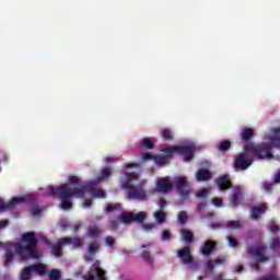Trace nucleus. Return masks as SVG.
I'll return each mask as SVG.
<instances>
[{"mask_svg": "<svg viewBox=\"0 0 280 280\" xmlns=\"http://www.w3.org/2000/svg\"><path fill=\"white\" fill-rule=\"evenodd\" d=\"M86 191L95 198H106V192L97 187V182H89L88 184L83 185L82 189L75 187L72 188L69 184H63L58 187H50L47 189L46 195L52 197L58 196L61 200V209L67 211L73 208V203L69 199L73 198V196L77 198H84Z\"/></svg>", "mask_w": 280, "mask_h": 280, "instance_id": "1", "label": "nucleus"}, {"mask_svg": "<svg viewBox=\"0 0 280 280\" xmlns=\"http://www.w3.org/2000/svg\"><path fill=\"white\" fill-rule=\"evenodd\" d=\"M248 152H252L254 159H258V161H264L265 159L270 161L275 159L270 144H255V142H249L243 147V153L234 158V170L244 172L253 165V158L248 155Z\"/></svg>", "mask_w": 280, "mask_h": 280, "instance_id": "2", "label": "nucleus"}, {"mask_svg": "<svg viewBox=\"0 0 280 280\" xmlns=\"http://www.w3.org/2000/svg\"><path fill=\"white\" fill-rule=\"evenodd\" d=\"M22 242L15 243L14 248L16 255L22 259V261H27V259H40V254L38 253V238H36V233L26 232L22 235Z\"/></svg>", "mask_w": 280, "mask_h": 280, "instance_id": "3", "label": "nucleus"}, {"mask_svg": "<svg viewBox=\"0 0 280 280\" xmlns=\"http://www.w3.org/2000/svg\"><path fill=\"white\" fill-rule=\"evenodd\" d=\"M127 180L121 185L122 189L128 191V200H139V202H145L148 200V192L143 189L145 182L140 180L137 186L132 185L135 180H139V174L137 172L125 173Z\"/></svg>", "mask_w": 280, "mask_h": 280, "instance_id": "4", "label": "nucleus"}, {"mask_svg": "<svg viewBox=\"0 0 280 280\" xmlns=\"http://www.w3.org/2000/svg\"><path fill=\"white\" fill-rule=\"evenodd\" d=\"M177 194L183 198L184 200H187L189 196H191V184L189 180H187V177L185 176H177L175 178V184H174Z\"/></svg>", "mask_w": 280, "mask_h": 280, "instance_id": "5", "label": "nucleus"}, {"mask_svg": "<svg viewBox=\"0 0 280 280\" xmlns=\"http://www.w3.org/2000/svg\"><path fill=\"white\" fill-rule=\"evenodd\" d=\"M266 250H268L267 246L255 247L253 245H247L248 255H252V257H258L257 261L254 264L255 270H259V264L268 261L269 258L266 256Z\"/></svg>", "mask_w": 280, "mask_h": 280, "instance_id": "6", "label": "nucleus"}, {"mask_svg": "<svg viewBox=\"0 0 280 280\" xmlns=\"http://www.w3.org/2000/svg\"><path fill=\"white\" fill-rule=\"evenodd\" d=\"M83 280H108L106 270L102 269L100 260L94 261L88 273L83 276Z\"/></svg>", "mask_w": 280, "mask_h": 280, "instance_id": "7", "label": "nucleus"}, {"mask_svg": "<svg viewBox=\"0 0 280 280\" xmlns=\"http://www.w3.org/2000/svg\"><path fill=\"white\" fill-rule=\"evenodd\" d=\"M118 218L124 224H132V222L143 224L148 218V214L144 211H140L138 213L122 212Z\"/></svg>", "mask_w": 280, "mask_h": 280, "instance_id": "8", "label": "nucleus"}, {"mask_svg": "<svg viewBox=\"0 0 280 280\" xmlns=\"http://www.w3.org/2000/svg\"><path fill=\"white\" fill-rule=\"evenodd\" d=\"M196 148L194 145H174L170 147L168 152H177V154H184V161L188 163L194 159V152Z\"/></svg>", "mask_w": 280, "mask_h": 280, "instance_id": "9", "label": "nucleus"}, {"mask_svg": "<svg viewBox=\"0 0 280 280\" xmlns=\"http://www.w3.org/2000/svg\"><path fill=\"white\" fill-rule=\"evenodd\" d=\"M172 189H174V185H172V179L170 176L160 177L156 180V190L160 194H170Z\"/></svg>", "mask_w": 280, "mask_h": 280, "instance_id": "10", "label": "nucleus"}, {"mask_svg": "<svg viewBox=\"0 0 280 280\" xmlns=\"http://www.w3.org/2000/svg\"><path fill=\"white\" fill-rule=\"evenodd\" d=\"M219 191H228V189L233 188V182H231V176L221 175L214 180Z\"/></svg>", "mask_w": 280, "mask_h": 280, "instance_id": "11", "label": "nucleus"}, {"mask_svg": "<svg viewBox=\"0 0 280 280\" xmlns=\"http://www.w3.org/2000/svg\"><path fill=\"white\" fill-rule=\"evenodd\" d=\"M177 257L180 259L184 266H189V264H194L195 258L189 247H184L182 249H178Z\"/></svg>", "mask_w": 280, "mask_h": 280, "instance_id": "12", "label": "nucleus"}, {"mask_svg": "<svg viewBox=\"0 0 280 280\" xmlns=\"http://www.w3.org/2000/svg\"><path fill=\"white\" fill-rule=\"evenodd\" d=\"M25 202L24 197H13L5 203L3 199H0V211H8V209H14L16 205H23Z\"/></svg>", "mask_w": 280, "mask_h": 280, "instance_id": "13", "label": "nucleus"}, {"mask_svg": "<svg viewBox=\"0 0 280 280\" xmlns=\"http://www.w3.org/2000/svg\"><path fill=\"white\" fill-rule=\"evenodd\" d=\"M163 152H165L166 155L154 156V161L156 165H160L161 167H163V165H168L170 159H172V156H174V153H175V152H170V148L164 149Z\"/></svg>", "mask_w": 280, "mask_h": 280, "instance_id": "14", "label": "nucleus"}, {"mask_svg": "<svg viewBox=\"0 0 280 280\" xmlns=\"http://www.w3.org/2000/svg\"><path fill=\"white\" fill-rule=\"evenodd\" d=\"M59 244H63L66 246L71 244L72 248H82V246H84V241L80 237H62L60 238Z\"/></svg>", "mask_w": 280, "mask_h": 280, "instance_id": "15", "label": "nucleus"}, {"mask_svg": "<svg viewBox=\"0 0 280 280\" xmlns=\"http://www.w3.org/2000/svg\"><path fill=\"white\" fill-rule=\"evenodd\" d=\"M44 244H46V246H51V253L55 257H62V246H65V243H60V238L55 245L51 244L49 240L45 238Z\"/></svg>", "mask_w": 280, "mask_h": 280, "instance_id": "16", "label": "nucleus"}, {"mask_svg": "<svg viewBox=\"0 0 280 280\" xmlns=\"http://www.w3.org/2000/svg\"><path fill=\"white\" fill-rule=\"evenodd\" d=\"M215 246L218 244L213 241H206L203 245L201 246V254L205 257H210V255H213V250H215Z\"/></svg>", "mask_w": 280, "mask_h": 280, "instance_id": "17", "label": "nucleus"}, {"mask_svg": "<svg viewBox=\"0 0 280 280\" xmlns=\"http://www.w3.org/2000/svg\"><path fill=\"white\" fill-rule=\"evenodd\" d=\"M242 200H244V192L242 189L235 188L231 196V203L233 207H237L238 205H242Z\"/></svg>", "mask_w": 280, "mask_h": 280, "instance_id": "18", "label": "nucleus"}, {"mask_svg": "<svg viewBox=\"0 0 280 280\" xmlns=\"http://www.w3.org/2000/svg\"><path fill=\"white\" fill-rule=\"evenodd\" d=\"M112 174H113V167L105 166L101 170L97 180H90V183H97V185H100L102 180H106V178H110Z\"/></svg>", "mask_w": 280, "mask_h": 280, "instance_id": "19", "label": "nucleus"}, {"mask_svg": "<svg viewBox=\"0 0 280 280\" xmlns=\"http://www.w3.org/2000/svg\"><path fill=\"white\" fill-rule=\"evenodd\" d=\"M266 211H268L267 203H261L258 207H253L250 209L253 220H258L259 215H262V213H266Z\"/></svg>", "mask_w": 280, "mask_h": 280, "instance_id": "20", "label": "nucleus"}, {"mask_svg": "<svg viewBox=\"0 0 280 280\" xmlns=\"http://www.w3.org/2000/svg\"><path fill=\"white\" fill-rule=\"evenodd\" d=\"M211 173L207 168H199L196 173V178L199 183H205L207 180H211Z\"/></svg>", "mask_w": 280, "mask_h": 280, "instance_id": "21", "label": "nucleus"}, {"mask_svg": "<svg viewBox=\"0 0 280 280\" xmlns=\"http://www.w3.org/2000/svg\"><path fill=\"white\" fill-rule=\"evenodd\" d=\"M255 137V129L247 127L243 130V132L241 133V139L242 141H250L253 138Z\"/></svg>", "mask_w": 280, "mask_h": 280, "instance_id": "22", "label": "nucleus"}, {"mask_svg": "<svg viewBox=\"0 0 280 280\" xmlns=\"http://www.w3.org/2000/svg\"><path fill=\"white\" fill-rule=\"evenodd\" d=\"M31 270L40 277H43V275H47V267L43 264L31 265Z\"/></svg>", "mask_w": 280, "mask_h": 280, "instance_id": "23", "label": "nucleus"}, {"mask_svg": "<svg viewBox=\"0 0 280 280\" xmlns=\"http://www.w3.org/2000/svg\"><path fill=\"white\" fill-rule=\"evenodd\" d=\"M32 272L31 265L24 267L20 273V280H32Z\"/></svg>", "mask_w": 280, "mask_h": 280, "instance_id": "24", "label": "nucleus"}, {"mask_svg": "<svg viewBox=\"0 0 280 280\" xmlns=\"http://www.w3.org/2000/svg\"><path fill=\"white\" fill-rule=\"evenodd\" d=\"M270 145L271 148V151H272V148H278V150H280V136H271L269 138V143H261L260 145Z\"/></svg>", "mask_w": 280, "mask_h": 280, "instance_id": "25", "label": "nucleus"}, {"mask_svg": "<svg viewBox=\"0 0 280 280\" xmlns=\"http://www.w3.org/2000/svg\"><path fill=\"white\" fill-rule=\"evenodd\" d=\"M182 237L186 244H191L194 243V232L189 230H183L182 231Z\"/></svg>", "mask_w": 280, "mask_h": 280, "instance_id": "26", "label": "nucleus"}, {"mask_svg": "<svg viewBox=\"0 0 280 280\" xmlns=\"http://www.w3.org/2000/svg\"><path fill=\"white\" fill-rule=\"evenodd\" d=\"M69 183H70V185H78V187H80L78 189H84L83 185H86L91 182L80 183V178L75 175H72L69 177Z\"/></svg>", "mask_w": 280, "mask_h": 280, "instance_id": "27", "label": "nucleus"}, {"mask_svg": "<svg viewBox=\"0 0 280 280\" xmlns=\"http://www.w3.org/2000/svg\"><path fill=\"white\" fill-rule=\"evenodd\" d=\"M100 250V243L98 242H91L88 244V252L90 255H97Z\"/></svg>", "mask_w": 280, "mask_h": 280, "instance_id": "28", "label": "nucleus"}, {"mask_svg": "<svg viewBox=\"0 0 280 280\" xmlns=\"http://www.w3.org/2000/svg\"><path fill=\"white\" fill-rule=\"evenodd\" d=\"M219 152H229L231 150V142L230 140H222L218 145Z\"/></svg>", "mask_w": 280, "mask_h": 280, "instance_id": "29", "label": "nucleus"}, {"mask_svg": "<svg viewBox=\"0 0 280 280\" xmlns=\"http://www.w3.org/2000/svg\"><path fill=\"white\" fill-rule=\"evenodd\" d=\"M154 218H155L158 224H163V223H165V220H167V214H165L164 211H156L154 213Z\"/></svg>", "mask_w": 280, "mask_h": 280, "instance_id": "30", "label": "nucleus"}, {"mask_svg": "<svg viewBox=\"0 0 280 280\" xmlns=\"http://www.w3.org/2000/svg\"><path fill=\"white\" fill-rule=\"evenodd\" d=\"M140 257H142L143 261H145V264H149V266H152L154 264V258H152L148 250L142 252Z\"/></svg>", "mask_w": 280, "mask_h": 280, "instance_id": "31", "label": "nucleus"}, {"mask_svg": "<svg viewBox=\"0 0 280 280\" xmlns=\"http://www.w3.org/2000/svg\"><path fill=\"white\" fill-rule=\"evenodd\" d=\"M101 233H102V231L98 230L97 226H91V228L88 229L89 237H94V238L100 237Z\"/></svg>", "mask_w": 280, "mask_h": 280, "instance_id": "32", "label": "nucleus"}, {"mask_svg": "<svg viewBox=\"0 0 280 280\" xmlns=\"http://www.w3.org/2000/svg\"><path fill=\"white\" fill-rule=\"evenodd\" d=\"M12 261H14V253L7 249V253H5V256H4V266H5V268H8V266H10V264H12Z\"/></svg>", "mask_w": 280, "mask_h": 280, "instance_id": "33", "label": "nucleus"}, {"mask_svg": "<svg viewBox=\"0 0 280 280\" xmlns=\"http://www.w3.org/2000/svg\"><path fill=\"white\" fill-rule=\"evenodd\" d=\"M141 145L147 150H154V142H152V139L150 138H143Z\"/></svg>", "mask_w": 280, "mask_h": 280, "instance_id": "34", "label": "nucleus"}, {"mask_svg": "<svg viewBox=\"0 0 280 280\" xmlns=\"http://www.w3.org/2000/svg\"><path fill=\"white\" fill-rule=\"evenodd\" d=\"M225 229H242V222L240 221H228Z\"/></svg>", "mask_w": 280, "mask_h": 280, "instance_id": "35", "label": "nucleus"}, {"mask_svg": "<svg viewBox=\"0 0 280 280\" xmlns=\"http://www.w3.org/2000/svg\"><path fill=\"white\" fill-rule=\"evenodd\" d=\"M162 139L164 141H172V139H174V135L172 133V130L170 129H164L162 131Z\"/></svg>", "mask_w": 280, "mask_h": 280, "instance_id": "36", "label": "nucleus"}, {"mask_svg": "<svg viewBox=\"0 0 280 280\" xmlns=\"http://www.w3.org/2000/svg\"><path fill=\"white\" fill-rule=\"evenodd\" d=\"M60 277H62V273L58 269H52L49 272V279L50 280H60Z\"/></svg>", "mask_w": 280, "mask_h": 280, "instance_id": "37", "label": "nucleus"}, {"mask_svg": "<svg viewBox=\"0 0 280 280\" xmlns=\"http://www.w3.org/2000/svg\"><path fill=\"white\" fill-rule=\"evenodd\" d=\"M187 220H189V217H187V212L180 211L178 213V222H179V224H182V225L187 224Z\"/></svg>", "mask_w": 280, "mask_h": 280, "instance_id": "38", "label": "nucleus"}, {"mask_svg": "<svg viewBox=\"0 0 280 280\" xmlns=\"http://www.w3.org/2000/svg\"><path fill=\"white\" fill-rule=\"evenodd\" d=\"M226 240H228V243H229V246L231 248H237V246L240 245V243L237 242V240L231 235H228L226 236Z\"/></svg>", "mask_w": 280, "mask_h": 280, "instance_id": "39", "label": "nucleus"}, {"mask_svg": "<svg viewBox=\"0 0 280 280\" xmlns=\"http://www.w3.org/2000/svg\"><path fill=\"white\" fill-rule=\"evenodd\" d=\"M117 209H121V203H115V205L108 203L106 207V212L113 213V211H117Z\"/></svg>", "mask_w": 280, "mask_h": 280, "instance_id": "40", "label": "nucleus"}, {"mask_svg": "<svg viewBox=\"0 0 280 280\" xmlns=\"http://www.w3.org/2000/svg\"><path fill=\"white\" fill-rule=\"evenodd\" d=\"M105 244L109 248H115V238L113 236H106L105 237Z\"/></svg>", "mask_w": 280, "mask_h": 280, "instance_id": "41", "label": "nucleus"}, {"mask_svg": "<svg viewBox=\"0 0 280 280\" xmlns=\"http://www.w3.org/2000/svg\"><path fill=\"white\" fill-rule=\"evenodd\" d=\"M162 242H170L172 240V233L170 231H164L161 236Z\"/></svg>", "mask_w": 280, "mask_h": 280, "instance_id": "42", "label": "nucleus"}, {"mask_svg": "<svg viewBox=\"0 0 280 280\" xmlns=\"http://www.w3.org/2000/svg\"><path fill=\"white\" fill-rule=\"evenodd\" d=\"M277 248H280V241H279V238H273L270 244V249L277 250Z\"/></svg>", "mask_w": 280, "mask_h": 280, "instance_id": "43", "label": "nucleus"}, {"mask_svg": "<svg viewBox=\"0 0 280 280\" xmlns=\"http://www.w3.org/2000/svg\"><path fill=\"white\" fill-rule=\"evenodd\" d=\"M189 268L191 270H200V262L196 261V259H192V262L188 264Z\"/></svg>", "mask_w": 280, "mask_h": 280, "instance_id": "44", "label": "nucleus"}, {"mask_svg": "<svg viewBox=\"0 0 280 280\" xmlns=\"http://www.w3.org/2000/svg\"><path fill=\"white\" fill-rule=\"evenodd\" d=\"M109 226H110L112 231H117V229H119V221H117V220L110 221Z\"/></svg>", "mask_w": 280, "mask_h": 280, "instance_id": "45", "label": "nucleus"}, {"mask_svg": "<svg viewBox=\"0 0 280 280\" xmlns=\"http://www.w3.org/2000/svg\"><path fill=\"white\" fill-rule=\"evenodd\" d=\"M262 189L268 192L272 191V184H270V182H264Z\"/></svg>", "mask_w": 280, "mask_h": 280, "instance_id": "46", "label": "nucleus"}, {"mask_svg": "<svg viewBox=\"0 0 280 280\" xmlns=\"http://www.w3.org/2000/svg\"><path fill=\"white\" fill-rule=\"evenodd\" d=\"M144 231H152L153 229H156V224L154 223H145L142 225Z\"/></svg>", "mask_w": 280, "mask_h": 280, "instance_id": "47", "label": "nucleus"}, {"mask_svg": "<svg viewBox=\"0 0 280 280\" xmlns=\"http://www.w3.org/2000/svg\"><path fill=\"white\" fill-rule=\"evenodd\" d=\"M207 196H209V190H207L206 188L201 189V190L197 194V198H207Z\"/></svg>", "mask_w": 280, "mask_h": 280, "instance_id": "48", "label": "nucleus"}, {"mask_svg": "<svg viewBox=\"0 0 280 280\" xmlns=\"http://www.w3.org/2000/svg\"><path fill=\"white\" fill-rule=\"evenodd\" d=\"M212 205H214V207H222V205H223L222 198H213Z\"/></svg>", "mask_w": 280, "mask_h": 280, "instance_id": "49", "label": "nucleus"}, {"mask_svg": "<svg viewBox=\"0 0 280 280\" xmlns=\"http://www.w3.org/2000/svg\"><path fill=\"white\" fill-rule=\"evenodd\" d=\"M152 159H154V155L150 152H147V153L142 154V160L143 161H152Z\"/></svg>", "mask_w": 280, "mask_h": 280, "instance_id": "50", "label": "nucleus"}, {"mask_svg": "<svg viewBox=\"0 0 280 280\" xmlns=\"http://www.w3.org/2000/svg\"><path fill=\"white\" fill-rule=\"evenodd\" d=\"M59 225H60V229H62V231H67V229H69L68 221H60Z\"/></svg>", "mask_w": 280, "mask_h": 280, "instance_id": "51", "label": "nucleus"}, {"mask_svg": "<svg viewBox=\"0 0 280 280\" xmlns=\"http://www.w3.org/2000/svg\"><path fill=\"white\" fill-rule=\"evenodd\" d=\"M40 213H43V210H40V208L35 207L32 209V215H40Z\"/></svg>", "mask_w": 280, "mask_h": 280, "instance_id": "52", "label": "nucleus"}, {"mask_svg": "<svg viewBox=\"0 0 280 280\" xmlns=\"http://www.w3.org/2000/svg\"><path fill=\"white\" fill-rule=\"evenodd\" d=\"M213 268H215V264L213 262V260H208L207 269L208 270H213Z\"/></svg>", "mask_w": 280, "mask_h": 280, "instance_id": "53", "label": "nucleus"}, {"mask_svg": "<svg viewBox=\"0 0 280 280\" xmlns=\"http://www.w3.org/2000/svg\"><path fill=\"white\" fill-rule=\"evenodd\" d=\"M270 231H271V233H279V225L271 224L270 225Z\"/></svg>", "mask_w": 280, "mask_h": 280, "instance_id": "54", "label": "nucleus"}, {"mask_svg": "<svg viewBox=\"0 0 280 280\" xmlns=\"http://www.w3.org/2000/svg\"><path fill=\"white\" fill-rule=\"evenodd\" d=\"M92 205H93V200L92 199H85L84 203H83V207L89 208V207H92Z\"/></svg>", "mask_w": 280, "mask_h": 280, "instance_id": "55", "label": "nucleus"}, {"mask_svg": "<svg viewBox=\"0 0 280 280\" xmlns=\"http://www.w3.org/2000/svg\"><path fill=\"white\" fill-rule=\"evenodd\" d=\"M130 167H137V163H128L125 165L126 170H130Z\"/></svg>", "mask_w": 280, "mask_h": 280, "instance_id": "56", "label": "nucleus"}, {"mask_svg": "<svg viewBox=\"0 0 280 280\" xmlns=\"http://www.w3.org/2000/svg\"><path fill=\"white\" fill-rule=\"evenodd\" d=\"M167 205V201L165 199L160 200V208L163 209Z\"/></svg>", "mask_w": 280, "mask_h": 280, "instance_id": "57", "label": "nucleus"}, {"mask_svg": "<svg viewBox=\"0 0 280 280\" xmlns=\"http://www.w3.org/2000/svg\"><path fill=\"white\" fill-rule=\"evenodd\" d=\"M9 222L8 221H0V229H5L8 226Z\"/></svg>", "mask_w": 280, "mask_h": 280, "instance_id": "58", "label": "nucleus"}, {"mask_svg": "<svg viewBox=\"0 0 280 280\" xmlns=\"http://www.w3.org/2000/svg\"><path fill=\"white\" fill-rule=\"evenodd\" d=\"M243 270H244V266H242V265H238L235 268V272H242Z\"/></svg>", "mask_w": 280, "mask_h": 280, "instance_id": "59", "label": "nucleus"}, {"mask_svg": "<svg viewBox=\"0 0 280 280\" xmlns=\"http://www.w3.org/2000/svg\"><path fill=\"white\" fill-rule=\"evenodd\" d=\"M205 207H207V205L199 203V205L197 206V211H202V209H205Z\"/></svg>", "mask_w": 280, "mask_h": 280, "instance_id": "60", "label": "nucleus"}, {"mask_svg": "<svg viewBox=\"0 0 280 280\" xmlns=\"http://www.w3.org/2000/svg\"><path fill=\"white\" fill-rule=\"evenodd\" d=\"M84 260L85 261H93V256L86 255V256H84Z\"/></svg>", "mask_w": 280, "mask_h": 280, "instance_id": "61", "label": "nucleus"}, {"mask_svg": "<svg viewBox=\"0 0 280 280\" xmlns=\"http://www.w3.org/2000/svg\"><path fill=\"white\" fill-rule=\"evenodd\" d=\"M212 229H222V224H220V223H212Z\"/></svg>", "mask_w": 280, "mask_h": 280, "instance_id": "62", "label": "nucleus"}, {"mask_svg": "<svg viewBox=\"0 0 280 280\" xmlns=\"http://www.w3.org/2000/svg\"><path fill=\"white\" fill-rule=\"evenodd\" d=\"M2 161H3V162L8 161V155L2 154V155L0 156V163H1Z\"/></svg>", "mask_w": 280, "mask_h": 280, "instance_id": "63", "label": "nucleus"}, {"mask_svg": "<svg viewBox=\"0 0 280 280\" xmlns=\"http://www.w3.org/2000/svg\"><path fill=\"white\" fill-rule=\"evenodd\" d=\"M113 156H107L106 159H105V163H113Z\"/></svg>", "mask_w": 280, "mask_h": 280, "instance_id": "64", "label": "nucleus"}]
</instances>
